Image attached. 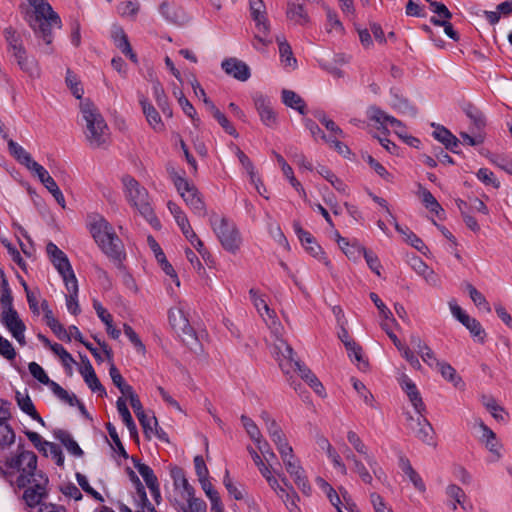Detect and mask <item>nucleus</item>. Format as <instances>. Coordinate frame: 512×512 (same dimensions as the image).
<instances>
[{
  "mask_svg": "<svg viewBox=\"0 0 512 512\" xmlns=\"http://www.w3.org/2000/svg\"><path fill=\"white\" fill-rule=\"evenodd\" d=\"M5 466L20 473L15 484L19 489L25 488L23 500L28 507L34 508L48 497L49 479L42 471H37V455L33 451H19L6 459Z\"/></svg>",
  "mask_w": 512,
  "mask_h": 512,
  "instance_id": "nucleus-1",
  "label": "nucleus"
},
{
  "mask_svg": "<svg viewBox=\"0 0 512 512\" xmlns=\"http://www.w3.org/2000/svg\"><path fill=\"white\" fill-rule=\"evenodd\" d=\"M34 10H27L25 20L38 39L40 51L51 55L54 52L52 28L60 29L62 21L47 0H27Z\"/></svg>",
  "mask_w": 512,
  "mask_h": 512,
  "instance_id": "nucleus-2",
  "label": "nucleus"
},
{
  "mask_svg": "<svg viewBox=\"0 0 512 512\" xmlns=\"http://www.w3.org/2000/svg\"><path fill=\"white\" fill-rule=\"evenodd\" d=\"M89 231L99 248L109 258L121 261L124 256V247L112 225L100 214L88 216Z\"/></svg>",
  "mask_w": 512,
  "mask_h": 512,
  "instance_id": "nucleus-3",
  "label": "nucleus"
},
{
  "mask_svg": "<svg viewBox=\"0 0 512 512\" xmlns=\"http://www.w3.org/2000/svg\"><path fill=\"white\" fill-rule=\"evenodd\" d=\"M123 184L128 202L139 211L152 227H160V221L151 206L147 189L128 175L123 178Z\"/></svg>",
  "mask_w": 512,
  "mask_h": 512,
  "instance_id": "nucleus-4",
  "label": "nucleus"
},
{
  "mask_svg": "<svg viewBox=\"0 0 512 512\" xmlns=\"http://www.w3.org/2000/svg\"><path fill=\"white\" fill-rule=\"evenodd\" d=\"M83 119L86 122V138L92 148H99L105 144L107 124L95 105L89 100L80 104Z\"/></svg>",
  "mask_w": 512,
  "mask_h": 512,
  "instance_id": "nucleus-5",
  "label": "nucleus"
},
{
  "mask_svg": "<svg viewBox=\"0 0 512 512\" xmlns=\"http://www.w3.org/2000/svg\"><path fill=\"white\" fill-rule=\"evenodd\" d=\"M210 225L222 247L226 251L236 254L242 244L241 234L236 224L227 217H219L216 213H213L210 216Z\"/></svg>",
  "mask_w": 512,
  "mask_h": 512,
  "instance_id": "nucleus-6",
  "label": "nucleus"
},
{
  "mask_svg": "<svg viewBox=\"0 0 512 512\" xmlns=\"http://www.w3.org/2000/svg\"><path fill=\"white\" fill-rule=\"evenodd\" d=\"M172 180L177 191L192 212L199 217H204L207 213L206 206L196 186L177 174L172 177Z\"/></svg>",
  "mask_w": 512,
  "mask_h": 512,
  "instance_id": "nucleus-7",
  "label": "nucleus"
},
{
  "mask_svg": "<svg viewBox=\"0 0 512 512\" xmlns=\"http://www.w3.org/2000/svg\"><path fill=\"white\" fill-rule=\"evenodd\" d=\"M287 358L285 361L280 362L282 371L286 374L290 372V369L297 371L299 376L319 395L324 396L325 388L316 375L300 361L293 358L294 351L290 346L286 347Z\"/></svg>",
  "mask_w": 512,
  "mask_h": 512,
  "instance_id": "nucleus-8",
  "label": "nucleus"
},
{
  "mask_svg": "<svg viewBox=\"0 0 512 512\" xmlns=\"http://www.w3.org/2000/svg\"><path fill=\"white\" fill-rule=\"evenodd\" d=\"M46 252L50 261L63 278L64 283L72 280V277H76L68 257L56 244L49 242L46 246Z\"/></svg>",
  "mask_w": 512,
  "mask_h": 512,
  "instance_id": "nucleus-9",
  "label": "nucleus"
},
{
  "mask_svg": "<svg viewBox=\"0 0 512 512\" xmlns=\"http://www.w3.org/2000/svg\"><path fill=\"white\" fill-rule=\"evenodd\" d=\"M249 4L251 16L256 23L258 32L263 34V36H261L260 34L255 35V39L258 40L263 45H268L272 43L271 39L265 38V36L269 32V22L266 17V7L263 0H250Z\"/></svg>",
  "mask_w": 512,
  "mask_h": 512,
  "instance_id": "nucleus-10",
  "label": "nucleus"
},
{
  "mask_svg": "<svg viewBox=\"0 0 512 512\" xmlns=\"http://www.w3.org/2000/svg\"><path fill=\"white\" fill-rule=\"evenodd\" d=\"M252 100L261 122L269 128H275L278 123L277 114L273 109L270 97L261 92H255L252 95Z\"/></svg>",
  "mask_w": 512,
  "mask_h": 512,
  "instance_id": "nucleus-11",
  "label": "nucleus"
},
{
  "mask_svg": "<svg viewBox=\"0 0 512 512\" xmlns=\"http://www.w3.org/2000/svg\"><path fill=\"white\" fill-rule=\"evenodd\" d=\"M221 68L227 75L241 82H245L251 77L250 67L244 61L235 57L224 59Z\"/></svg>",
  "mask_w": 512,
  "mask_h": 512,
  "instance_id": "nucleus-12",
  "label": "nucleus"
},
{
  "mask_svg": "<svg viewBox=\"0 0 512 512\" xmlns=\"http://www.w3.org/2000/svg\"><path fill=\"white\" fill-rule=\"evenodd\" d=\"M81 360L83 366L80 368L79 372L83 376L85 383L88 387L93 391L97 392L99 396L106 395V389L99 381L92 364L86 355L81 356Z\"/></svg>",
  "mask_w": 512,
  "mask_h": 512,
  "instance_id": "nucleus-13",
  "label": "nucleus"
},
{
  "mask_svg": "<svg viewBox=\"0 0 512 512\" xmlns=\"http://www.w3.org/2000/svg\"><path fill=\"white\" fill-rule=\"evenodd\" d=\"M287 472L293 477L297 487L306 495L311 492V486L307 479L304 469L300 466L299 461L295 458L284 462Z\"/></svg>",
  "mask_w": 512,
  "mask_h": 512,
  "instance_id": "nucleus-14",
  "label": "nucleus"
},
{
  "mask_svg": "<svg viewBox=\"0 0 512 512\" xmlns=\"http://www.w3.org/2000/svg\"><path fill=\"white\" fill-rule=\"evenodd\" d=\"M167 207H168L170 213L173 215V217H174L177 225L179 226L180 230L182 231L183 235L186 237V239L190 243H193L192 238H196V233L193 231L186 214L173 201H168Z\"/></svg>",
  "mask_w": 512,
  "mask_h": 512,
  "instance_id": "nucleus-15",
  "label": "nucleus"
},
{
  "mask_svg": "<svg viewBox=\"0 0 512 512\" xmlns=\"http://www.w3.org/2000/svg\"><path fill=\"white\" fill-rule=\"evenodd\" d=\"M139 104L141 105L143 114L152 129L156 132L163 131L165 129V125L162 122L160 114L144 95L139 96Z\"/></svg>",
  "mask_w": 512,
  "mask_h": 512,
  "instance_id": "nucleus-16",
  "label": "nucleus"
},
{
  "mask_svg": "<svg viewBox=\"0 0 512 512\" xmlns=\"http://www.w3.org/2000/svg\"><path fill=\"white\" fill-rule=\"evenodd\" d=\"M398 465L403 473L409 478L412 482L415 489L419 492H425L426 486L423 482L421 476L417 473V471L412 467L410 460L403 454H399L398 457Z\"/></svg>",
  "mask_w": 512,
  "mask_h": 512,
  "instance_id": "nucleus-17",
  "label": "nucleus"
},
{
  "mask_svg": "<svg viewBox=\"0 0 512 512\" xmlns=\"http://www.w3.org/2000/svg\"><path fill=\"white\" fill-rule=\"evenodd\" d=\"M169 323L177 333L181 332L184 335L192 334L193 329L180 308H172L169 310Z\"/></svg>",
  "mask_w": 512,
  "mask_h": 512,
  "instance_id": "nucleus-18",
  "label": "nucleus"
},
{
  "mask_svg": "<svg viewBox=\"0 0 512 512\" xmlns=\"http://www.w3.org/2000/svg\"><path fill=\"white\" fill-rule=\"evenodd\" d=\"M1 323L10 331L11 334H18L25 330L24 322L19 318L18 312L14 310L2 311L0 315Z\"/></svg>",
  "mask_w": 512,
  "mask_h": 512,
  "instance_id": "nucleus-19",
  "label": "nucleus"
},
{
  "mask_svg": "<svg viewBox=\"0 0 512 512\" xmlns=\"http://www.w3.org/2000/svg\"><path fill=\"white\" fill-rule=\"evenodd\" d=\"M66 289L69 292L66 295V306L68 311L73 315H78L81 312L78 303V281L76 277H72V280H68L65 283Z\"/></svg>",
  "mask_w": 512,
  "mask_h": 512,
  "instance_id": "nucleus-20",
  "label": "nucleus"
},
{
  "mask_svg": "<svg viewBox=\"0 0 512 512\" xmlns=\"http://www.w3.org/2000/svg\"><path fill=\"white\" fill-rule=\"evenodd\" d=\"M117 410L119 415L122 418L123 423L126 425L129 430L130 437L136 441H138V430L136 424L131 416V413L126 405L125 400L122 397H119L116 402Z\"/></svg>",
  "mask_w": 512,
  "mask_h": 512,
  "instance_id": "nucleus-21",
  "label": "nucleus"
},
{
  "mask_svg": "<svg viewBox=\"0 0 512 512\" xmlns=\"http://www.w3.org/2000/svg\"><path fill=\"white\" fill-rule=\"evenodd\" d=\"M153 96L156 100L158 107L161 109L162 113L167 117H172V109L170 107L168 97L164 91V88L159 80H154L152 82Z\"/></svg>",
  "mask_w": 512,
  "mask_h": 512,
  "instance_id": "nucleus-22",
  "label": "nucleus"
},
{
  "mask_svg": "<svg viewBox=\"0 0 512 512\" xmlns=\"http://www.w3.org/2000/svg\"><path fill=\"white\" fill-rule=\"evenodd\" d=\"M401 387L406 392L415 410L419 413L424 410L425 406L415 383L411 379L405 378Z\"/></svg>",
  "mask_w": 512,
  "mask_h": 512,
  "instance_id": "nucleus-23",
  "label": "nucleus"
},
{
  "mask_svg": "<svg viewBox=\"0 0 512 512\" xmlns=\"http://www.w3.org/2000/svg\"><path fill=\"white\" fill-rule=\"evenodd\" d=\"M436 368L441 373V376L451 382L456 388H463L464 382L457 374V371L447 362L436 361Z\"/></svg>",
  "mask_w": 512,
  "mask_h": 512,
  "instance_id": "nucleus-24",
  "label": "nucleus"
},
{
  "mask_svg": "<svg viewBox=\"0 0 512 512\" xmlns=\"http://www.w3.org/2000/svg\"><path fill=\"white\" fill-rule=\"evenodd\" d=\"M286 15L288 19L299 25H305L310 21L303 4L288 2Z\"/></svg>",
  "mask_w": 512,
  "mask_h": 512,
  "instance_id": "nucleus-25",
  "label": "nucleus"
},
{
  "mask_svg": "<svg viewBox=\"0 0 512 512\" xmlns=\"http://www.w3.org/2000/svg\"><path fill=\"white\" fill-rule=\"evenodd\" d=\"M281 95L282 102L287 107L297 110L302 115L306 114V104L305 101L300 97V95L288 89H283Z\"/></svg>",
  "mask_w": 512,
  "mask_h": 512,
  "instance_id": "nucleus-26",
  "label": "nucleus"
},
{
  "mask_svg": "<svg viewBox=\"0 0 512 512\" xmlns=\"http://www.w3.org/2000/svg\"><path fill=\"white\" fill-rule=\"evenodd\" d=\"M131 407H132L136 417L138 418L140 425L143 428L145 437L147 439H150V432H153L152 417L148 418V416L146 415V413L143 409V405H142L140 399L139 400L134 399L133 403L131 404Z\"/></svg>",
  "mask_w": 512,
  "mask_h": 512,
  "instance_id": "nucleus-27",
  "label": "nucleus"
},
{
  "mask_svg": "<svg viewBox=\"0 0 512 512\" xmlns=\"http://www.w3.org/2000/svg\"><path fill=\"white\" fill-rule=\"evenodd\" d=\"M415 435L418 439L426 444H432L434 441V430L429 421L419 416L417 418V429H415Z\"/></svg>",
  "mask_w": 512,
  "mask_h": 512,
  "instance_id": "nucleus-28",
  "label": "nucleus"
},
{
  "mask_svg": "<svg viewBox=\"0 0 512 512\" xmlns=\"http://www.w3.org/2000/svg\"><path fill=\"white\" fill-rule=\"evenodd\" d=\"M395 229L398 233L405 236V241L408 242L412 247H414L419 252L426 254L428 247L424 244L422 239H420L408 227H402L398 222H395Z\"/></svg>",
  "mask_w": 512,
  "mask_h": 512,
  "instance_id": "nucleus-29",
  "label": "nucleus"
},
{
  "mask_svg": "<svg viewBox=\"0 0 512 512\" xmlns=\"http://www.w3.org/2000/svg\"><path fill=\"white\" fill-rule=\"evenodd\" d=\"M97 343L101 346V348L103 349L108 361L111 362L110 364V368H109V375L111 377V380L113 382V384L119 388L121 387V385H123L125 383V380L124 378L122 377L120 371L117 369V367L114 365V363L112 362L113 360V352H112V349L105 343V342H101L100 340H97Z\"/></svg>",
  "mask_w": 512,
  "mask_h": 512,
  "instance_id": "nucleus-30",
  "label": "nucleus"
},
{
  "mask_svg": "<svg viewBox=\"0 0 512 512\" xmlns=\"http://www.w3.org/2000/svg\"><path fill=\"white\" fill-rule=\"evenodd\" d=\"M281 62L285 67L295 69L297 67V59L294 57L290 44L284 38L277 37Z\"/></svg>",
  "mask_w": 512,
  "mask_h": 512,
  "instance_id": "nucleus-31",
  "label": "nucleus"
},
{
  "mask_svg": "<svg viewBox=\"0 0 512 512\" xmlns=\"http://www.w3.org/2000/svg\"><path fill=\"white\" fill-rule=\"evenodd\" d=\"M133 464L135 468L138 470L139 474L143 477L147 487L149 489L155 488L158 483V479L152 470V468L140 461V459L136 457H132Z\"/></svg>",
  "mask_w": 512,
  "mask_h": 512,
  "instance_id": "nucleus-32",
  "label": "nucleus"
},
{
  "mask_svg": "<svg viewBox=\"0 0 512 512\" xmlns=\"http://www.w3.org/2000/svg\"><path fill=\"white\" fill-rule=\"evenodd\" d=\"M55 437L65 446V448L72 455L76 457H82L84 455L83 450L80 448L78 443L73 439L69 432L65 430H58L55 433Z\"/></svg>",
  "mask_w": 512,
  "mask_h": 512,
  "instance_id": "nucleus-33",
  "label": "nucleus"
},
{
  "mask_svg": "<svg viewBox=\"0 0 512 512\" xmlns=\"http://www.w3.org/2000/svg\"><path fill=\"white\" fill-rule=\"evenodd\" d=\"M419 196L423 205L432 213H435L439 216V213L443 211L441 205L437 201V199L433 196V194L426 188H424L421 184H419Z\"/></svg>",
  "mask_w": 512,
  "mask_h": 512,
  "instance_id": "nucleus-34",
  "label": "nucleus"
},
{
  "mask_svg": "<svg viewBox=\"0 0 512 512\" xmlns=\"http://www.w3.org/2000/svg\"><path fill=\"white\" fill-rule=\"evenodd\" d=\"M9 153L25 167L33 160L30 153H28L21 145L17 142L9 139L8 142Z\"/></svg>",
  "mask_w": 512,
  "mask_h": 512,
  "instance_id": "nucleus-35",
  "label": "nucleus"
},
{
  "mask_svg": "<svg viewBox=\"0 0 512 512\" xmlns=\"http://www.w3.org/2000/svg\"><path fill=\"white\" fill-rule=\"evenodd\" d=\"M467 117L472 121L476 130H482L486 125L484 114L473 104L468 103L463 108Z\"/></svg>",
  "mask_w": 512,
  "mask_h": 512,
  "instance_id": "nucleus-36",
  "label": "nucleus"
},
{
  "mask_svg": "<svg viewBox=\"0 0 512 512\" xmlns=\"http://www.w3.org/2000/svg\"><path fill=\"white\" fill-rule=\"evenodd\" d=\"M285 153L291 161L300 168H304L309 171L313 170L312 163L306 159L305 155L297 147L290 145L286 147Z\"/></svg>",
  "mask_w": 512,
  "mask_h": 512,
  "instance_id": "nucleus-37",
  "label": "nucleus"
},
{
  "mask_svg": "<svg viewBox=\"0 0 512 512\" xmlns=\"http://www.w3.org/2000/svg\"><path fill=\"white\" fill-rule=\"evenodd\" d=\"M51 351L60 358L66 373L71 376L73 374L71 365L75 363L72 355L59 343H53V345H51Z\"/></svg>",
  "mask_w": 512,
  "mask_h": 512,
  "instance_id": "nucleus-38",
  "label": "nucleus"
},
{
  "mask_svg": "<svg viewBox=\"0 0 512 512\" xmlns=\"http://www.w3.org/2000/svg\"><path fill=\"white\" fill-rule=\"evenodd\" d=\"M0 276L2 278L0 304L3 311L14 310L13 296L3 271L0 272Z\"/></svg>",
  "mask_w": 512,
  "mask_h": 512,
  "instance_id": "nucleus-39",
  "label": "nucleus"
},
{
  "mask_svg": "<svg viewBox=\"0 0 512 512\" xmlns=\"http://www.w3.org/2000/svg\"><path fill=\"white\" fill-rule=\"evenodd\" d=\"M171 477L174 480L176 486H181L188 496L194 495V488L189 484L185 472L180 467H174L171 469Z\"/></svg>",
  "mask_w": 512,
  "mask_h": 512,
  "instance_id": "nucleus-40",
  "label": "nucleus"
},
{
  "mask_svg": "<svg viewBox=\"0 0 512 512\" xmlns=\"http://www.w3.org/2000/svg\"><path fill=\"white\" fill-rule=\"evenodd\" d=\"M317 172L331 183V185L339 192L346 193L347 185L339 179L329 168L320 166Z\"/></svg>",
  "mask_w": 512,
  "mask_h": 512,
  "instance_id": "nucleus-41",
  "label": "nucleus"
},
{
  "mask_svg": "<svg viewBox=\"0 0 512 512\" xmlns=\"http://www.w3.org/2000/svg\"><path fill=\"white\" fill-rule=\"evenodd\" d=\"M461 323L470 331L472 336L480 343H484L486 333L482 325L475 318L468 316V321L462 320Z\"/></svg>",
  "mask_w": 512,
  "mask_h": 512,
  "instance_id": "nucleus-42",
  "label": "nucleus"
},
{
  "mask_svg": "<svg viewBox=\"0 0 512 512\" xmlns=\"http://www.w3.org/2000/svg\"><path fill=\"white\" fill-rule=\"evenodd\" d=\"M51 391L63 402L67 403L69 406H76L78 403V398L75 394H70L67 390L61 387L58 383L54 382L50 387Z\"/></svg>",
  "mask_w": 512,
  "mask_h": 512,
  "instance_id": "nucleus-43",
  "label": "nucleus"
},
{
  "mask_svg": "<svg viewBox=\"0 0 512 512\" xmlns=\"http://www.w3.org/2000/svg\"><path fill=\"white\" fill-rule=\"evenodd\" d=\"M358 254H363L368 267L378 276H380V270L382 265L378 256L371 250H367L364 247L358 249Z\"/></svg>",
  "mask_w": 512,
  "mask_h": 512,
  "instance_id": "nucleus-44",
  "label": "nucleus"
},
{
  "mask_svg": "<svg viewBox=\"0 0 512 512\" xmlns=\"http://www.w3.org/2000/svg\"><path fill=\"white\" fill-rule=\"evenodd\" d=\"M466 289L469 293L471 300L477 307L483 308L487 312L491 311L490 304L488 303L484 295L481 292H479L472 284L466 283Z\"/></svg>",
  "mask_w": 512,
  "mask_h": 512,
  "instance_id": "nucleus-45",
  "label": "nucleus"
},
{
  "mask_svg": "<svg viewBox=\"0 0 512 512\" xmlns=\"http://www.w3.org/2000/svg\"><path fill=\"white\" fill-rule=\"evenodd\" d=\"M315 117L320 121L325 128L330 131L335 137L344 138L345 133L343 130L331 119H328L324 112L318 111L315 113Z\"/></svg>",
  "mask_w": 512,
  "mask_h": 512,
  "instance_id": "nucleus-46",
  "label": "nucleus"
},
{
  "mask_svg": "<svg viewBox=\"0 0 512 512\" xmlns=\"http://www.w3.org/2000/svg\"><path fill=\"white\" fill-rule=\"evenodd\" d=\"M394 100H393V107L396 108L398 111L404 114H408L410 116H416L417 109L410 104V102L402 97L399 96L396 93H392Z\"/></svg>",
  "mask_w": 512,
  "mask_h": 512,
  "instance_id": "nucleus-47",
  "label": "nucleus"
},
{
  "mask_svg": "<svg viewBox=\"0 0 512 512\" xmlns=\"http://www.w3.org/2000/svg\"><path fill=\"white\" fill-rule=\"evenodd\" d=\"M106 429L115 445L114 450L124 459H128L129 455H128L127 451L125 450V448L118 436L115 426L112 423L108 422V423H106Z\"/></svg>",
  "mask_w": 512,
  "mask_h": 512,
  "instance_id": "nucleus-48",
  "label": "nucleus"
},
{
  "mask_svg": "<svg viewBox=\"0 0 512 512\" xmlns=\"http://www.w3.org/2000/svg\"><path fill=\"white\" fill-rule=\"evenodd\" d=\"M432 127L435 128L432 136L441 144H443L444 147L449 145L450 141L455 135H453L452 132L443 125L432 123Z\"/></svg>",
  "mask_w": 512,
  "mask_h": 512,
  "instance_id": "nucleus-49",
  "label": "nucleus"
},
{
  "mask_svg": "<svg viewBox=\"0 0 512 512\" xmlns=\"http://www.w3.org/2000/svg\"><path fill=\"white\" fill-rule=\"evenodd\" d=\"M65 82L71 90L72 94L77 99H81L84 93L83 88L81 87L80 82L78 81L77 75L74 74L70 69H67L66 71Z\"/></svg>",
  "mask_w": 512,
  "mask_h": 512,
  "instance_id": "nucleus-50",
  "label": "nucleus"
},
{
  "mask_svg": "<svg viewBox=\"0 0 512 512\" xmlns=\"http://www.w3.org/2000/svg\"><path fill=\"white\" fill-rule=\"evenodd\" d=\"M29 372L37 379L40 383L51 387V384L55 381L51 380L44 369L36 362H30L28 365Z\"/></svg>",
  "mask_w": 512,
  "mask_h": 512,
  "instance_id": "nucleus-51",
  "label": "nucleus"
},
{
  "mask_svg": "<svg viewBox=\"0 0 512 512\" xmlns=\"http://www.w3.org/2000/svg\"><path fill=\"white\" fill-rule=\"evenodd\" d=\"M115 46L122 52H130V42L128 36L122 28H118L112 35Z\"/></svg>",
  "mask_w": 512,
  "mask_h": 512,
  "instance_id": "nucleus-52",
  "label": "nucleus"
},
{
  "mask_svg": "<svg viewBox=\"0 0 512 512\" xmlns=\"http://www.w3.org/2000/svg\"><path fill=\"white\" fill-rule=\"evenodd\" d=\"M241 422L250 438L254 442L260 443L261 433L255 422L246 415L241 416Z\"/></svg>",
  "mask_w": 512,
  "mask_h": 512,
  "instance_id": "nucleus-53",
  "label": "nucleus"
},
{
  "mask_svg": "<svg viewBox=\"0 0 512 512\" xmlns=\"http://www.w3.org/2000/svg\"><path fill=\"white\" fill-rule=\"evenodd\" d=\"M178 103L182 109V111L192 119L194 125H198L200 119L196 117L197 113L194 106L190 103V101L184 96L182 91L179 92Z\"/></svg>",
  "mask_w": 512,
  "mask_h": 512,
  "instance_id": "nucleus-54",
  "label": "nucleus"
},
{
  "mask_svg": "<svg viewBox=\"0 0 512 512\" xmlns=\"http://www.w3.org/2000/svg\"><path fill=\"white\" fill-rule=\"evenodd\" d=\"M15 442V432L9 424L0 425V447H10Z\"/></svg>",
  "mask_w": 512,
  "mask_h": 512,
  "instance_id": "nucleus-55",
  "label": "nucleus"
},
{
  "mask_svg": "<svg viewBox=\"0 0 512 512\" xmlns=\"http://www.w3.org/2000/svg\"><path fill=\"white\" fill-rule=\"evenodd\" d=\"M15 399L19 408L27 415L30 416V413H33L36 410L27 391L25 395H22L19 391H16Z\"/></svg>",
  "mask_w": 512,
  "mask_h": 512,
  "instance_id": "nucleus-56",
  "label": "nucleus"
},
{
  "mask_svg": "<svg viewBox=\"0 0 512 512\" xmlns=\"http://www.w3.org/2000/svg\"><path fill=\"white\" fill-rule=\"evenodd\" d=\"M303 246L305 247L306 251L311 256L318 259L319 261H322L326 266H330V264H331L330 260L325 256V253L322 250V247L316 242L315 239H313V242L310 243V245H303Z\"/></svg>",
  "mask_w": 512,
  "mask_h": 512,
  "instance_id": "nucleus-57",
  "label": "nucleus"
},
{
  "mask_svg": "<svg viewBox=\"0 0 512 512\" xmlns=\"http://www.w3.org/2000/svg\"><path fill=\"white\" fill-rule=\"evenodd\" d=\"M13 56L17 60L21 70L24 72L32 71V61H29L24 47H18L17 50L13 51Z\"/></svg>",
  "mask_w": 512,
  "mask_h": 512,
  "instance_id": "nucleus-58",
  "label": "nucleus"
},
{
  "mask_svg": "<svg viewBox=\"0 0 512 512\" xmlns=\"http://www.w3.org/2000/svg\"><path fill=\"white\" fill-rule=\"evenodd\" d=\"M76 480H77V482H78L79 486H80V487H81V488H82V489H83L87 494L91 495L95 500H97V501H99V502H103V501H104L103 496H102L99 492H97L95 489H93V488L90 486V484H89V482H88V480H87V478H86V476H85V475H83V474H81V473L77 472V473H76Z\"/></svg>",
  "mask_w": 512,
  "mask_h": 512,
  "instance_id": "nucleus-59",
  "label": "nucleus"
},
{
  "mask_svg": "<svg viewBox=\"0 0 512 512\" xmlns=\"http://www.w3.org/2000/svg\"><path fill=\"white\" fill-rule=\"evenodd\" d=\"M345 348L348 351V356L350 359H354L358 363H362L365 367L368 366V363L363 360L362 348L355 341L345 343Z\"/></svg>",
  "mask_w": 512,
  "mask_h": 512,
  "instance_id": "nucleus-60",
  "label": "nucleus"
},
{
  "mask_svg": "<svg viewBox=\"0 0 512 512\" xmlns=\"http://www.w3.org/2000/svg\"><path fill=\"white\" fill-rule=\"evenodd\" d=\"M123 330H124V334L128 337V339L134 345L136 350L138 352L144 353L145 345L143 344V342L141 341V339L139 338L137 333L134 331V329L130 325L124 324Z\"/></svg>",
  "mask_w": 512,
  "mask_h": 512,
  "instance_id": "nucleus-61",
  "label": "nucleus"
},
{
  "mask_svg": "<svg viewBox=\"0 0 512 512\" xmlns=\"http://www.w3.org/2000/svg\"><path fill=\"white\" fill-rule=\"evenodd\" d=\"M47 326L52 330L58 339L66 342L71 341V337L68 331L57 319H54L52 322H48Z\"/></svg>",
  "mask_w": 512,
  "mask_h": 512,
  "instance_id": "nucleus-62",
  "label": "nucleus"
},
{
  "mask_svg": "<svg viewBox=\"0 0 512 512\" xmlns=\"http://www.w3.org/2000/svg\"><path fill=\"white\" fill-rule=\"evenodd\" d=\"M353 387L360 395V397L363 399V401L367 405L373 407L374 396L371 394L370 391L367 390L366 386L360 380L353 379Z\"/></svg>",
  "mask_w": 512,
  "mask_h": 512,
  "instance_id": "nucleus-63",
  "label": "nucleus"
},
{
  "mask_svg": "<svg viewBox=\"0 0 512 512\" xmlns=\"http://www.w3.org/2000/svg\"><path fill=\"white\" fill-rule=\"evenodd\" d=\"M188 506L184 509V512H206L207 505L206 503L193 496H188Z\"/></svg>",
  "mask_w": 512,
  "mask_h": 512,
  "instance_id": "nucleus-64",
  "label": "nucleus"
}]
</instances>
